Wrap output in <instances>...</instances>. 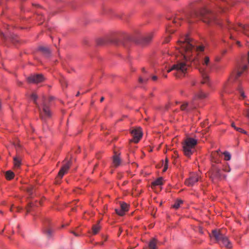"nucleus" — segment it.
Here are the masks:
<instances>
[{
  "instance_id": "1",
  "label": "nucleus",
  "mask_w": 249,
  "mask_h": 249,
  "mask_svg": "<svg viewBox=\"0 0 249 249\" xmlns=\"http://www.w3.org/2000/svg\"><path fill=\"white\" fill-rule=\"evenodd\" d=\"M209 5L206 6L198 11L189 14H184L179 11L176 14L173 18V23L178 25H180V21L183 19V17H185L186 20L189 23L197 20H201L207 24L214 23L218 25L221 28H227L228 30L233 29L235 31L240 30L246 35L249 36V25H242L238 24V27L233 26L229 23L228 21L225 22L220 20L217 16V11L219 13L225 14L228 10V8L225 7L226 4L231 5L230 1H225L224 0H214Z\"/></svg>"
},
{
  "instance_id": "2",
  "label": "nucleus",
  "mask_w": 249,
  "mask_h": 249,
  "mask_svg": "<svg viewBox=\"0 0 249 249\" xmlns=\"http://www.w3.org/2000/svg\"><path fill=\"white\" fill-rule=\"evenodd\" d=\"M178 49L183 56L184 60H178L176 64L172 65L171 68L168 70L167 72L175 71L173 74L177 78L184 76L190 67L188 61H193L195 60L197 52H202L204 47L202 46L196 47L191 42L190 38L186 36L182 40L178 41Z\"/></svg>"
},
{
  "instance_id": "3",
  "label": "nucleus",
  "mask_w": 249,
  "mask_h": 249,
  "mask_svg": "<svg viewBox=\"0 0 249 249\" xmlns=\"http://www.w3.org/2000/svg\"><path fill=\"white\" fill-rule=\"evenodd\" d=\"M212 65L210 62L209 57L205 56L202 62V67L199 69V71L201 73L202 81L201 84H207L209 81V77L207 73L210 70Z\"/></svg>"
},
{
  "instance_id": "4",
  "label": "nucleus",
  "mask_w": 249,
  "mask_h": 249,
  "mask_svg": "<svg viewBox=\"0 0 249 249\" xmlns=\"http://www.w3.org/2000/svg\"><path fill=\"white\" fill-rule=\"evenodd\" d=\"M196 144V140L192 138H187L183 144V150L185 155L190 157L194 152V147Z\"/></svg>"
},
{
  "instance_id": "5",
  "label": "nucleus",
  "mask_w": 249,
  "mask_h": 249,
  "mask_svg": "<svg viewBox=\"0 0 249 249\" xmlns=\"http://www.w3.org/2000/svg\"><path fill=\"white\" fill-rule=\"evenodd\" d=\"M45 100V98L43 97L41 106L38 107H37L39 112L40 119L43 122H46L48 119H50L52 115V113Z\"/></svg>"
},
{
  "instance_id": "6",
  "label": "nucleus",
  "mask_w": 249,
  "mask_h": 249,
  "mask_svg": "<svg viewBox=\"0 0 249 249\" xmlns=\"http://www.w3.org/2000/svg\"><path fill=\"white\" fill-rule=\"evenodd\" d=\"M222 171L223 170H221L219 167L213 165L211 174L212 179L220 180L223 178H226V175L223 174Z\"/></svg>"
},
{
  "instance_id": "7",
  "label": "nucleus",
  "mask_w": 249,
  "mask_h": 249,
  "mask_svg": "<svg viewBox=\"0 0 249 249\" xmlns=\"http://www.w3.org/2000/svg\"><path fill=\"white\" fill-rule=\"evenodd\" d=\"M130 133L133 137L132 141L135 143L138 142L142 135L141 128L140 127L133 128L130 131Z\"/></svg>"
},
{
  "instance_id": "8",
  "label": "nucleus",
  "mask_w": 249,
  "mask_h": 249,
  "mask_svg": "<svg viewBox=\"0 0 249 249\" xmlns=\"http://www.w3.org/2000/svg\"><path fill=\"white\" fill-rule=\"evenodd\" d=\"M211 237H213L216 240V242L218 243L219 245H221V241L224 237L222 230H214L212 231V233L211 234Z\"/></svg>"
},
{
  "instance_id": "9",
  "label": "nucleus",
  "mask_w": 249,
  "mask_h": 249,
  "mask_svg": "<svg viewBox=\"0 0 249 249\" xmlns=\"http://www.w3.org/2000/svg\"><path fill=\"white\" fill-rule=\"evenodd\" d=\"M208 96V94L203 92L202 90H200L198 93L195 94L191 101V106L192 108H196V105L195 102L197 99H202L206 98Z\"/></svg>"
},
{
  "instance_id": "10",
  "label": "nucleus",
  "mask_w": 249,
  "mask_h": 249,
  "mask_svg": "<svg viewBox=\"0 0 249 249\" xmlns=\"http://www.w3.org/2000/svg\"><path fill=\"white\" fill-rule=\"evenodd\" d=\"M63 162L64 164L58 174V177L60 178L67 173L71 165V161L70 160L66 161V160H64Z\"/></svg>"
},
{
  "instance_id": "11",
  "label": "nucleus",
  "mask_w": 249,
  "mask_h": 249,
  "mask_svg": "<svg viewBox=\"0 0 249 249\" xmlns=\"http://www.w3.org/2000/svg\"><path fill=\"white\" fill-rule=\"evenodd\" d=\"M200 177L196 174H193L185 180V183L188 186L194 185L199 180Z\"/></svg>"
},
{
  "instance_id": "12",
  "label": "nucleus",
  "mask_w": 249,
  "mask_h": 249,
  "mask_svg": "<svg viewBox=\"0 0 249 249\" xmlns=\"http://www.w3.org/2000/svg\"><path fill=\"white\" fill-rule=\"evenodd\" d=\"M44 80L43 76L42 74H38L32 75L27 78L29 83H38L41 82Z\"/></svg>"
},
{
  "instance_id": "13",
  "label": "nucleus",
  "mask_w": 249,
  "mask_h": 249,
  "mask_svg": "<svg viewBox=\"0 0 249 249\" xmlns=\"http://www.w3.org/2000/svg\"><path fill=\"white\" fill-rule=\"evenodd\" d=\"M152 37L153 34L152 33L148 34L143 36L142 39L138 41V43L141 46H145L151 42Z\"/></svg>"
},
{
  "instance_id": "14",
  "label": "nucleus",
  "mask_w": 249,
  "mask_h": 249,
  "mask_svg": "<svg viewBox=\"0 0 249 249\" xmlns=\"http://www.w3.org/2000/svg\"><path fill=\"white\" fill-rule=\"evenodd\" d=\"M38 50L40 51L46 57H49L51 55V51L50 49L45 46H40Z\"/></svg>"
},
{
  "instance_id": "15",
  "label": "nucleus",
  "mask_w": 249,
  "mask_h": 249,
  "mask_svg": "<svg viewBox=\"0 0 249 249\" xmlns=\"http://www.w3.org/2000/svg\"><path fill=\"white\" fill-rule=\"evenodd\" d=\"M222 239V240L221 241V245H220V246H225L228 249H231L232 248L231 244L227 236H225V237Z\"/></svg>"
},
{
  "instance_id": "16",
  "label": "nucleus",
  "mask_w": 249,
  "mask_h": 249,
  "mask_svg": "<svg viewBox=\"0 0 249 249\" xmlns=\"http://www.w3.org/2000/svg\"><path fill=\"white\" fill-rule=\"evenodd\" d=\"M192 106H191V102L190 103V105L189 106V103L187 102L184 103L180 106V109L182 110H185L187 112L191 111V110L194 109V108H192Z\"/></svg>"
},
{
  "instance_id": "17",
  "label": "nucleus",
  "mask_w": 249,
  "mask_h": 249,
  "mask_svg": "<svg viewBox=\"0 0 249 249\" xmlns=\"http://www.w3.org/2000/svg\"><path fill=\"white\" fill-rule=\"evenodd\" d=\"M157 243L158 240L156 238H152L148 244L149 249H157Z\"/></svg>"
},
{
  "instance_id": "18",
  "label": "nucleus",
  "mask_w": 249,
  "mask_h": 249,
  "mask_svg": "<svg viewBox=\"0 0 249 249\" xmlns=\"http://www.w3.org/2000/svg\"><path fill=\"white\" fill-rule=\"evenodd\" d=\"M219 152L220 150H218L212 153L213 161L215 163H219L220 162V160L218 159V157L220 156Z\"/></svg>"
},
{
  "instance_id": "19",
  "label": "nucleus",
  "mask_w": 249,
  "mask_h": 249,
  "mask_svg": "<svg viewBox=\"0 0 249 249\" xmlns=\"http://www.w3.org/2000/svg\"><path fill=\"white\" fill-rule=\"evenodd\" d=\"M14 164L15 168H18L21 165V159L18 156L14 158Z\"/></svg>"
},
{
  "instance_id": "20",
  "label": "nucleus",
  "mask_w": 249,
  "mask_h": 249,
  "mask_svg": "<svg viewBox=\"0 0 249 249\" xmlns=\"http://www.w3.org/2000/svg\"><path fill=\"white\" fill-rule=\"evenodd\" d=\"M38 204H40V202H35L34 203L32 202L29 203L27 208V212L29 213L33 208H34V207H37L38 206Z\"/></svg>"
},
{
  "instance_id": "21",
  "label": "nucleus",
  "mask_w": 249,
  "mask_h": 249,
  "mask_svg": "<svg viewBox=\"0 0 249 249\" xmlns=\"http://www.w3.org/2000/svg\"><path fill=\"white\" fill-rule=\"evenodd\" d=\"M53 230L49 227H46L45 229V234L48 238H51L53 235Z\"/></svg>"
},
{
  "instance_id": "22",
  "label": "nucleus",
  "mask_w": 249,
  "mask_h": 249,
  "mask_svg": "<svg viewBox=\"0 0 249 249\" xmlns=\"http://www.w3.org/2000/svg\"><path fill=\"white\" fill-rule=\"evenodd\" d=\"M162 183V178H159L152 182L151 185L152 187H155L156 186L161 185Z\"/></svg>"
},
{
  "instance_id": "23",
  "label": "nucleus",
  "mask_w": 249,
  "mask_h": 249,
  "mask_svg": "<svg viewBox=\"0 0 249 249\" xmlns=\"http://www.w3.org/2000/svg\"><path fill=\"white\" fill-rule=\"evenodd\" d=\"M120 162H121V160H120V158L118 156L115 155L113 157V163L114 164V165L115 167H117L120 165Z\"/></svg>"
},
{
  "instance_id": "24",
  "label": "nucleus",
  "mask_w": 249,
  "mask_h": 249,
  "mask_svg": "<svg viewBox=\"0 0 249 249\" xmlns=\"http://www.w3.org/2000/svg\"><path fill=\"white\" fill-rule=\"evenodd\" d=\"M14 177V173L10 170L7 171L5 173V177L8 179H12Z\"/></svg>"
},
{
  "instance_id": "25",
  "label": "nucleus",
  "mask_w": 249,
  "mask_h": 249,
  "mask_svg": "<svg viewBox=\"0 0 249 249\" xmlns=\"http://www.w3.org/2000/svg\"><path fill=\"white\" fill-rule=\"evenodd\" d=\"M100 229V226L98 224L94 225L92 226V231L93 234H96Z\"/></svg>"
},
{
  "instance_id": "26",
  "label": "nucleus",
  "mask_w": 249,
  "mask_h": 249,
  "mask_svg": "<svg viewBox=\"0 0 249 249\" xmlns=\"http://www.w3.org/2000/svg\"><path fill=\"white\" fill-rule=\"evenodd\" d=\"M183 203V201L181 199H178L176 201L174 204L173 205V207L176 209H178L181 204Z\"/></svg>"
},
{
  "instance_id": "27",
  "label": "nucleus",
  "mask_w": 249,
  "mask_h": 249,
  "mask_svg": "<svg viewBox=\"0 0 249 249\" xmlns=\"http://www.w3.org/2000/svg\"><path fill=\"white\" fill-rule=\"evenodd\" d=\"M223 154L224 156V160H231V155L230 153L228 151H225Z\"/></svg>"
},
{
  "instance_id": "28",
  "label": "nucleus",
  "mask_w": 249,
  "mask_h": 249,
  "mask_svg": "<svg viewBox=\"0 0 249 249\" xmlns=\"http://www.w3.org/2000/svg\"><path fill=\"white\" fill-rule=\"evenodd\" d=\"M121 208L125 212L128 210V205L125 203H122L121 204Z\"/></svg>"
},
{
  "instance_id": "29",
  "label": "nucleus",
  "mask_w": 249,
  "mask_h": 249,
  "mask_svg": "<svg viewBox=\"0 0 249 249\" xmlns=\"http://www.w3.org/2000/svg\"><path fill=\"white\" fill-rule=\"evenodd\" d=\"M247 69V66L246 65H244L243 66L242 70L241 71H239L237 72L236 75V78H237L239 76H240L244 71H245Z\"/></svg>"
},
{
  "instance_id": "30",
  "label": "nucleus",
  "mask_w": 249,
  "mask_h": 249,
  "mask_svg": "<svg viewBox=\"0 0 249 249\" xmlns=\"http://www.w3.org/2000/svg\"><path fill=\"white\" fill-rule=\"evenodd\" d=\"M115 212L116 213L120 216H123L125 214V212L121 208V209H116Z\"/></svg>"
},
{
  "instance_id": "31",
  "label": "nucleus",
  "mask_w": 249,
  "mask_h": 249,
  "mask_svg": "<svg viewBox=\"0 0 249 249\" xmlns=\"http://www.w3.org/2000/svg\"><path fill=\"white\" fill-rule=\"evenodd\" d=\"M60 82L62 85V86L63 87H65L66 88L67 87V80L64 78V77H62L60 80Z\"/></svg>"
},
{
  "instance_id": "32",
  "label": "nucleus",
  "mask_w": 249,
  "mask_h": 249,
  "mask_svg": "<svg viewBox=\"0 0 249 249\" xmlns=\"http://www.w3.org/2000/svg\"><path fill=\"white\" fill-rule=\"evenodd\" d=\"M31 98L32 100H34V102L35 104H36V105L37 107H39V106L38 105V104L36 102V99H37V96L36 94L33 93L31 95Z\"/></svg>"
},
{
  "instance_id": "33",
  "label": "nucleus",
  "mask_w": 249,
  "mask_h": 249,
  "mask_svg": "<svg viewBox=\"0 0 249 249\" xmlns=\"http://www.w3.org/2000/svg\"><path fill=\"white\" fill-rule=\"evenodd\" d=\"M33 188L34 187L33 186H30L26 188V191L31 197L33 194Z\"/></svg>"
},
{
  "instance_id": "34",
  "label": "nucleus",
  "mask_w": 249,
  "mask_h": 249,
  "mask_svg": "<svg viewBox=\"0 0 249 249\" xmlns=\"http://www.w3.org/2000/svg\"><path fill=\"white\" fill-rule=\"evenodd\" d=\"M222 170L225 172H230L231 171V168L228 164L224 166Z\"/></svg>"
},
{
  "instance_id": "35",
  "label": "nucleus",
  "mask_w": 249,
  "mask_h": 249,
  "mask_svg": "<svg viewBox=\"0 0 249 249\" xmlns=\"http://www.w3.org/2000/svg\"><path fill=\"white\" fill-rule=\"evenodd\" d=\"M235 129L236 130H237V131H239L241 133H244V134H246L247 133V132L246 131H245L244 130H243V129H242L241 128H240V127H235Z\"/></svg>"
},
{
  "instance_id": "36",
  "label": "nucleus",
  "mask_w": 249,
  "mask_h": 249,
  "mask_svg": "<svg viewBox=\"0 0 249 249\" xmlns=\"http://www.w3.org/2000/svg\"><path fill=\"white\" fill-rule=\"evenodd\" d=\"M238 90H239V92L240 93V94H241V96L243 98H244L246 96L244 94V92H243L242 89H241V88H238Z\"/></svg>"
},
{
  "instance_id": "37",
  "label": "nucleus",
  "mask_w": 249,
  "mask_h": 249,
  "mask_svg": "<svg viewBox=\"0 0 249 249\" xmlns=\"http://www.w3.org/2000/svg\"><path fill=\"white\" fill-rule=\"evenodd\" d=\"M168 168V164L167 163H165L164 165V168L163 169V172H165Z\"/></svg>"
},
{
  "instance_id": "38",
  "label": "nucleus",
  "mask_w": 249,
  "mask_h": 249,
  "mask_svg": "<svg viewBox=\"0 0 249 249\" xmlns=\"http://www.w3.org/2000/svg\"><path fill=\"white\" fill-rule=\"evenodd\" d=\"M139 82L140 83L143 84L144 83V79L143 78H142V77H140L139 79Z\"/></svg>"
},
{
  "instance_id": "39",
  "label": "nucleus",
  "mask_w": 249,
  "mask_h": 249,
  "mask_svg": "<svg viewBox=\"0 0 249 249\" xmlns=\"http://www.w3.org/2000/svg\"><path fill=\"white\" fill-rule=\"evenodd\" d=\"M170 41V37H168L165 38V40L164 41V43H167Z\"/></svg>"
},
{
  "instance_id": "40",
  "label": "nucleus",
  "mask_w": 249,
  "mask_h": 249,
  "mask_svg": "<svg viewBox=\"0 0 249 249\" xmlns=\"http://www.w3.org/2000/svg\"><path fill=\"white\" fill-rule=\"evenodd\" d=\"M152 80H153V81H156V80H157L158 77H157V76H153L152 77Z\"/></svg>"
},
{
  "instance_id": "41",
  "label": "nucleus",
  "mask_w": 249,
  "mask_h": 249,
  "mask_svg": "<svg viewBox=\"0 0 249 249\" xmlns=\"http://www.w3.org/2000/svg\"><path fill=\"white\" fill-rule=\"evenodd\" d=\"M0 37H2L3 39H5V35L3 33L1 34V35H0Z\"/></svg>"
},
{
  "instance_id": "42",
  "label": "nucleus",
  "mask_w": 249,
  "mask_h": 249,
  "mask_svg": "<svg viewBox=\"0 0 249 249\" xmlns=\"http://www.w3.org/2000/svg\"><path fill=\"white\" fill-rule=\"evenodd\" d=\"M196 82L195 81H191V85L192 86H195L196 85Z\"/></svg>"
},
{
  "instance_id": "43",
  "label": "nucleus",
  "mask_w": 249,
  "mask_h": 249,
  "mask_svg": "<svg viewBox=\"0 0 249 249\" xmlns=\"http://www.w3.org/2000/svg\"><path fill=\"white\" fill-rule=\"evenodd\" d=\"M143 79H144V83H146L147 82V81L148 80V78H143Z\"/></svg>"
},
{
  "instance_id": "44",
  "label": "nucleus",
  "mask_w": 249,
  "mask_h": 249,
  "mask_svg": "<svg viewBox=\"0 0 249 249\" xmlns=\"http://www.w3.org/2000/svg\"><path fill=\"white\" fill-rule=\"evenodd\" d=\"M71 232L72 233H73L75 236H78V234L77 233H76V232H74V231H71Z\"/></svg>"
},
{
  "instance_id": "45",
  "label": "nucleus",
  "mask_w": 249,
  "mask_h": 249,
  "mask_svg": "<svg viewBox=\"0 0 249 249\" xmlns=\"http://www.w3.org/2000/svg\"><path fill=\"white\" fill-rule=\"evenodd\" d=\"M231 126H232V127H233L234 129H235V127H237L236 126H235V124H234V123H232L231 124Z\"/></svg>"
},
{
  "instance_id": "46",
  "label": "nucleus",
  "mask_w": 249,
  "mask_h": 249,
  "mask_svg": "<svg viewBox=\"0 0 249 249\" xmlns=\"http://www.w3.org/2000/svg\"><path fill=\"white\" fill-rule=\"evenodd\" d=\"M104 98L103 97H101V99H100V101L102 102L104 101Z\"/></svg>"
},
{
  "instance_id": "47",
  "label": "nucleus",
  "mask_w": 249,
  "mask_h": 249,
  "mask_svg": "<svg viewBox=\"0 0 249 249\" xmlns=\"http://www.w3.org/2000/svg\"><path fill=\"white\" fill-rule=\"evenodd\" d=\"M236 43L239 46H240V42L239 41H236Z\"/></svg>"
},
{
  "instance_id": "48",
  "label": "nucleus",
  "mask_w": 249,
  "mask_h": 249,
  "mask_svg": "<svg viewBox=\"0 0 249 249\" xmlns=\"http://www.w3.org/2000/svg\"><path fill=\"white\" fill-rule=\"evenodd\" d=\"M168 160L167 158H166L165 163H167V164H168Z\"/></svg>"
},
{
  "instance_id": "49",
  "label": "nucleus",
  "mask_w": 249,
  "mask_h": 249,
  "mask_svg": "<svg viewBox=\"0 0 249 249\" xmlns=\"http://www.w3.org/2000/svg\"><path fill=\"white\" fill-rule=\"evenodd\" d=\"M168 31L169 32L171 33H174V31H169H169Z\"/></svg>"
},
{
  "instance_id": "50",
  "label": "nucleus",
  "mask_w": 249,
  "mask_h": 249,
  "mask_svg": "<svg viewBox=\"0 0 249 249\" xmlns=\"http://www.w3.org/2000/svg\"><path fill=\"white\" fill-rule=\"evenodd\" d=\"M230 38L231 39H233V37L231 35L230 36Z\"/></svg>"
},
{
  "instance_id": "51",
  "label": "nucleus",
  "mask_w": 249,
  "mask_h": 249,
  "mask_svg": "<svg viewBox=\"0 0 249 249\" xmlns=\"http://www.w3.org/2000/svg\"><path fill=\"white\" fill-rule=\"evenodd\" d=\"M248 63H249V52H248Z\"/></svg>"
},
{
  "instance_id": "52",
  "label": "nucleus",
  "mask_w": 249,
  "mask_h": 249,
  "mask_svg": "<svg viewBox=\"0 0 249 249\" xmlns=\"http://www.w3.org/2000/svg\"><path fill=\"white\" fill-rule=\"evenodd\" d=\"M80 94V92H78L76 94V96H79V95Z\"/></svg>"
},
{
  "instance_id": "53",
  "label": "nucleus",
  "mask_w": 249,
  "mask_h": 249,
  "mask_svg": "<svg viewBox=\"0 0 249 249\" xmlns=\"http://www.w3.org/2000/svg\"><path fill=\"white\" fill-rule=\"evenodd\" d=\"M247 116L249 118V111H248Z\"/></svg>"
},
{
  "instance_id": "54",
  "label": "nucleus",
  "mask_w": 249,
  "mask_h": 249,
  "mask_svg": "<svg viewBox=\"0 0 249 249\" xmlns=\"http://www.w3.org/2000/svg\"><path fill=\"white\" fill-rule=\"evenodd\" d=\"M200 0H196L195 1V2H198Z\"/></svg>"
},
{
  "instance_id": "55",
  "label": "nucleus",
  "mask_w": 249,
  "mask_h": 249,
  "mask_svg": "<svg viewBox=\"0 0 249 249\" xmlns=\"http://www.w3.org/2000/svg\"><path fill=\"white\" fill-rule=\"evenodd\" d=\"M167 18L168 19H171L172 18H168V17H167Z\"/></svg>"
},
{
  "instance_id": "56",
  "label": "nucleus",
  "mask_w": 249,
  "mask_h": 249,
  "mask_svg": "<svg viewBox=\"0 0 249 249\" xmlns=\"http://www.w3.org/2000/svg\"><path fill=\"white\" fill-rule=\"evenodd\" d=\"M10 210L11 211H12V208H11Z\"/></svg>"
}]
</instances>
